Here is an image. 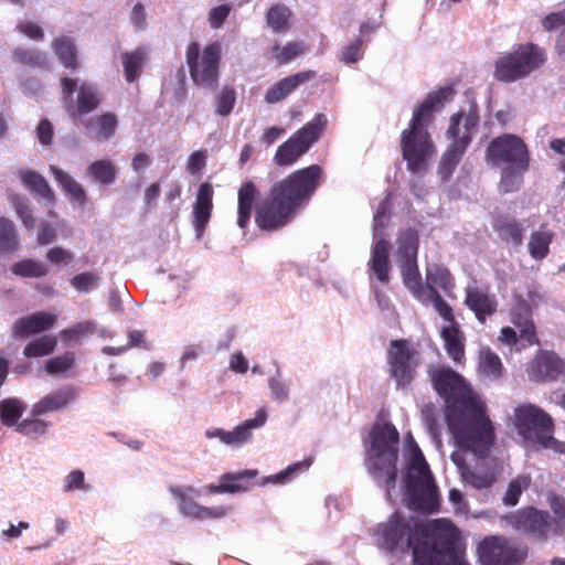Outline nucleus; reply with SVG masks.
I'll return each mask as SVG.
<instances>
[{"label":"nucleus","mask_w":565,"mask_h":565,"mask_svg":"<svg viewBox=\"0 0 565 565\" xmlns=\"http://www.w3.org/2000/svg\"><path fill=\"white\" fill-rule=\"evenodd\" d=\"M102 103V97L96 86L89 82H83L77 89L76 103L73 109H66L70 117L76 118L95 111Z\"/></svg>","instance_id":"393cba45"},{"label":"nucleus","mask_w":565,"mask_h":565,"mask_svg":"<svg viewBox=\"0 0 565 565\" xmlns=\"http://www.w3.org/2000/svg\"><path fill=\"white\" fill-rule=\"evenodd\" d=\"M447 354L455 361L461 362L465 356V335L459 323L444 327L440 332Z\"/></svg>","instance_id":"c756f323"},{"label":"nucleus","mask_w":565,"mask_h":565,"mask_svg":"<svg viewBox=\"0 0 565 565\" xmlns=\"http://www.w3.org/2000/svg\"><path fill=\"white\" fill-rule=\"evenodd\" d=\"M553 232L546 230L535 231L530 235L527 243L529 253L535 260L544 259L550 253V245L553 242Z\"/></svg>","instance_id":"58836bf2"},{"label":"nucleus","mask_w":565,"mask_h":565,"mask_svg":"<svg viewBox=\"0 0 565 565\" xmlns=\"http://www.w3.org/2000/svg\"><path fill=\"white\" fill-rule=\"evenodd\" d=\"M62 104L64 109H73V94L77 87V81L71 77H62L60 81Z\"/></svg>","instance_id":"e2e57ef3"},{"label":"nucleus","mask_w":565,"mask_h":565,"mask_svg":"<svg viewBox=\"0 0 565 565\" xmlns=\"http://www.w3.org/2000/svg\"><path fill=\"white\" fill-rule=\"evenodd\" d=\"M11 273L21 278H41L49 274V268L39 259L24 258L11 266Z\"/></svg>","instance_id":"ea45409f"},{"label":"nucleus","mask_w":565,"mask_h":565,"mask_svg":"<svg viewBox=\"0 0 565 565\" xmlns=\"http://www.w3.org/2000/svg\"><path fill=\"white\" fill-rule=\"evenodd\" d=\"M259 194L253 181L244 182L237 192V225L245 230L250 221L254 203Z\"/></svg>","instance_id":"bb28decb"},{"label":"nucleus","mask_w":565,"mask_h":565,"mask_svg":"<svg viewBox=\"0 0 565 565\" xmlns=\"http://www.w3.org/2000/svg\"><path fill=\"white\" fill-rule=\"evenodd\" d=\"M466 150L467 147L455 143L452 141L449 143L445 152L441 154L438 164V174L443 181H448L451 178L454 171L466 153Z\"/></svg>","instance_id":"e433bc0d"},{"label":"nucleus","mask_w":565,"mask_h":565,"mask_svg":"<svg viewBox=\"0 0 565 565\" xmlns=\"http://www.w3.org/2000/svg\"><path fill=\"white\" fill-rule=\"evenodd\" d=\"M221 43L207 44L201 52L198 42H191L185 52V61L192 82L206 89H215L220 81Z\"/></svg>","instance_id":"9d476101"},{"label":"nucleus","mask_w":565,"mask_h":565,"mask_svg":"<svg viewBox=\"0 0 565 565\" xmlns=\"http://www.w3.org/2000/svg\"><path fill=\"white\" fill-rule=\"evenodd\" d=\"M84 127L93 132V136L98 141L110 139L117 129L118 120L114 113H105L96 118L88 119L83 122Z\"/></svg>","instance_id":"473e14b6"},{"label":"nucleus","mask_w":565,"mask_h":565,"mask_svg":"<svg viewBox=\"0 0 565 565\" xmlns=\"http://www.w3.org/2000/svg\"><path fill=\"white\" fill-rule=\"evenodd\" d=\"M12 58L15 63L31 68H46L47 58L44 53L33 47H17L12 52Z\"/></svg>","instance_id":"a19ab883"},{"label":"nucleus","mask_w":565,"mask_h":565,"mask_svg":"<svg viewBox=\"0 0 565 565\" xmlns=\"http://www.w3.org/2000/svg\"><path fill=\"white\" fill-rule=\"evenodd\" d=\"M454 94L450 86L430 92L414 110L408 128L402 131V156L409 172L415 174L427 170L428 161L436 152L427 127L434 119V113L450 100Z\"/></svg>","instance_id":"20e7f679"},{"label":"nucleus","mask_w":565,"mask_h":565,"mask_svg":"<svg viewBox=\"0 0 565 565\" xmlns=\"http://www.w3.org/2000/svg\"><path fill=\"white\" fill-rule=\"evenodd\" d=\"M424 305L433 303L438 315L449 324L458 323L455 319L452 308L449 303L440 296L439 291H434L430 295H426V300L420 301Z\"/></svg>","instance_id":"5fc2aeb1"},{"label":"nucleus","mask_w":565,"mask_h":565,"mask_svg":"<svg viewBox=\"0 0 565 565\" xmlns=\"http://www.w3.org/2000/svg\"><path fill=\"white\" fill-rule=\"evenodd\" d=\"M55 321L56 316L51 312H35L18 319L12 327V335L14 339H25L51 329Z\"/></svg>","instance_id":"412c9836"},{"label":"nucleus","mask_w":565,"mask_h":565,"mask_svg":"<svg viewBox=\"0 0 565 565\" xmlns=\"http://www.w3.org/2000/svg\"><path fill=\"white\" fill-rule=\"evenodd\" d=\"M95 326L89 321L79 322L71 329H66L62 332L64 339L75 340L79 337H85L94 333Z\"/></svg>","instance_id":"69168bd1"},{"label":"nucleus","mask_w":565,"mask_h":565,"mask_svg":"<svg viewBox=\"0 0 565 565\" xmlns=\"http://www.w3.org/2000/svg\"><path fill=\"white\" fill-rule=\"evenodd\" d=\"M267 419L265 408H259L254 418L246 419L233 430H224L221 428L209 429L205 433L207 438H218L222 443L230 446H239L252 439V430L262 427Z\"/></svg>","instance_id":"a211bd4d"},{"label":"nucleus","mask_w":565,"mask_h":565,"mask_svg":"<svg viewBox=\"0 0 565 565\" xmlns=\"http://www.w3.org/2000/svg\"><path fill=\"white\" fill-rule=\"evenodd\" d=\"M527 554L524 543L502 534L486 535L476 547L480 565H523Z\"/></svg>","instance_id":"9b49d317"},{"label":"nucleus","mask_w":565,"mask_h":565,"mask_svg":"<svg viewBox=\"0 0 565 565\" xmlns=\"http://www.w3.org/2000/svg\"><path fill=\"white\" fill-rule=\"evenodd\" d=\"M76 397L77 391L73 385L61 387L35 403L32 408V414L38 416L62 411L74 402Z\"/></svg>","instance_id":"b1692460"},{"label":"nucleus","mask_w":565,"mask_h":565,"mask_svg":"<svg viewBox=\"0 0 565 565\" xmlns=\"http://www.w3.org/2000/svg\"><path fill=\"white\" fill-rule=\"evenodd\" d=\"M52 50L65 68L74 71L79 66L78 50L72 38L66 35L55 38L52 41Z\"/></svg>","instance_id":"cd10ccee"},{"label":"nucleus","mask_w":565,"mask_h":565,"mask_svg":"<svg viewBox=\"0 0 565 565\" xmlns=\"http://www.w3.org/2000/svg\"><path fill=\"white\" fill-rule=\"evenodd\" d=\"M170 493L178 501L180 513L193 520L200 519V508L201 504L195 502L192 498L189 497L190 493H194L195 489L192 486H188L185 488L179 486L169 487Z\"/></svg>","instance_id":"c9c22d12"},{"label":"nucleus","mask_w":565,"mask_h":565,"mask_svg":"<svg viewBox=\"0 0 565 565\" xmlns=\"http://www.w3.org/2000/svg\"><path fill=\"white\" fill-rule=\"evenodd\" d=\"M398 445L399 434L392 423L373 425L365 465L370 475L385 488L388 499L397 481Z\"/></svg>","instance_id":"39448f33"},{"label":"nucleus","mask_w":565,"mask_h":565,"mask_svg":"<svg viewBox=\"0 0 565 565\" xmlns=\"http://www.w3.org/2000/svg\"><path fill=\"white\" fill-rule=\"evenodd\" d=\"M19 178L29 191L42 198L50 204L55 202V193L40 173L30 169H24L19 171Z\"/></svg>","instance_id":"7c9ffc66"},{"label":"nucleus","mask_w":565,"mask_h":565,"mask_svg":"<svg viewBox=\"0 0 565 565\" xmlns=\"http://www.w3.org/2000/svg\"><path fill=\"white\" fill-rule=\"evenodd\" d=\"M391 210V194H387L377 205L376 212L373 217V236L384 237V230L386 227V218Z\"/></svg>","instance_id":"864d4df0"},{"label":"nucleus","mask_w":565,"mask_h":565,"mask_svg":"<svg viewBox=\"0 0 565 565\" xmlns=\"http://www.w3.org/2000/svg\"><path fill=\"white\" fill-rule=\"evenodd\" d=\"M374 238H375V243L373 244V247H372L369 266L381 282L387 284L390 281V269H391V264H390L391 243L387 239H385V237H374Z\"/></svg>","instance_id":"a878e982"},{"label":"nucleus","mask_w":565,"mask_h":565,"mask_svg":"<svg viewBox=\"0 0 565 565\" xmlns=\"http://www.w3.org/2000/svg\"><path fill=\"white\" fill-rule=\"evenodd\" d=\"M526 374L532 382H556L565 376V359L553 350L540 349L529 362Z\"/></svg>","instance_id":"dca6fc26"},{"label":"nucleus","mask_w":565,"mask_h":565,"mask_svg":"<svg viewBox=\"0 0 565 565\" xmlns=\"http://www.w3.org/2000/svg\"><path fill=\"white\" fill-rule=\"evenodd\" d=\"M527 170H520L519 168H503L499 189L502 193H510L519 190L522 183V177Z\"/></svg>","instance_id":"603ef678"},{"label":"nucleus","mask_w":565,"mask_h":565,"mask_svg":"<svg viewBox=\"0 0 565 565\" xmlns=\"http://www.w3.org/2000/svg\"><path fill=\"white\" fill-rule=\"evenodd\" d=\"M22 414L23 404L18 398H6L0 402V420L2 425L7 427H17Z\"/></svg>","instance_id":"a18cd8bd"},{"label":"nucleus","mask_w":565,"mask_h":565,"mask_svg":"<svg viewBox=\"0 0 565 565\" xmlns=\"http://www.w3.org/2000/svg\"><path fill=\"white\" fill-rule=\"evenodd\" d=\"M50 172L72 201L78 203L81 206L86 204V191L67 172L56 166H50Z\"/></svg>","instance_id":"72a5a7b5"},{"label":"nucleus","mask_w":565,"mask_h":565,"mask_svg":"<svg viewBox=\"0 0 565 565\" xmlns=\"http://www.w3.org/2000/svg\"><path fill=\"white\" fill-rule=\"evenodd\" d=\"M47 426L42 419H24L17 425V431L29 437H39L46 433Z\"/></svg>","instance_id":"bf43d9fd"},{"label":"nucleus","mask_w":565,"mask_h":565,"mask_svg":"<svg viewBox=\"0 0 565 565\" xmlns=\"http://www.w3.org/2000/svg\"><path fill=\"white\" fill-rule=\"evenodd\" d=\"M323 180V169L319 164H311L275 182L268 198L255 209L257 227L275 232L288 225L308 205Z\"/></svg>","instance_id":"7ed1b4c3"},{"label":"nucleus","mask_w":565,"mask_h":565,"mask_svg":"<svg viewBox=\"0 0 565 565\" xmlns=\"http://www.w3.org/2000/svg\"><path fill=\"white\" fill-rule=\"evenodd\" d=\"M399 263L417 260L419 235L417 230L408 227L397 238Z\"/></svg>","instance_id":"4c0bfd02"},{"label":"nucleus","mask_w":565,"mask_h":565,"mask_svg":"<svg viewBox=\"0 0 565 565\" xmlns=\"http://www.w3.org/2000/svg\"><path fill=\"white\" fill-rule=\"evenodd\" d=\"M85 489H87V486L85 484V476L82 470H73L65 477L64 490L66 492Z\"/></svg>","instance_id":"338daca9"},{"label":"nucleus","mask_w":565,"mask_h":565,"mask_svg":"<svg viewBox=\"0 0 565 565\" xmlns=\"http://www.w3.org/2000/svg\"><path fill=\"white\" fill-rule=\"evenodd\" d=\"M89 175L102 184H111L116 179V168L110 160H97L88 167Z\"/></svg>","instance_id":"de8ad7c7"},{"label":"nucleus","mask_w":565,"mask_h":565,"mask_svg":"<svg viewBox=\"0 0 565 565\" xmlns=\"http://www.w3.org/2000/svg\"><path fill=\"white\" fill-rule=\"evenodd\" d=\"M236 90L233 86L225 85L214 97V113L221 117H227L236 104Z\"/></svg>","instance_id":"49530a36"},{"label":"nucleus","mask_w":565,"mask_h":565,"mask_svg":"<svg viewBox=\"0 0 565 565\" xmlns=\"http://www.w3.org/2000/svg\"><path fill=\"white\" fill-rule=\"evenodd\" d=\"M56 344V338L46 334L28 343L23 350V354L28 358L44 356L52 353Z\"/></svg>","instance_id":"09e8293b"},{"label":"nucleus","mask_w":565,"mask_h":565,"mask_svg":"<svg viewBox=\"0 0 565 565\" xmlns=\"http://www.w3.org/2000/svg\"><path fill=\"white\" fill-rule=\"evenodd\" d=\"M480 122L479 106L472 102L468 109H460L449 118L446 136L452 142L469 147Z\"/></svg>","instance_id":"f3484780"},{"label":"nucleus","mask_w":565,"mask_h":565,"mask_svg":"<svg viewBox=\"0 0 565 565\" xmlns=\"http://www.w3.org/2000/svg\"><path fill=\"white\" fill-rule=\"evenodd\" d=\"M479 367L483 374L493 379H499L503 372L500 356L489 348L480 351Z\"/></svg>","instance_id":"c03bdc74"},{"label":"nucleus","mask_w":565,"mask_h":565,"mask_svg":"<svg viewBox=\"0 0 565 565\" xmlns=\"http://www.w3.org/2000/svg\"><path fill=\"white\" fill-rule=\"evenodd\" d=\"M19 248L15 225L7 217H0V253H13Z\"/></svg>","instance_id":"79ce46f5"},{"label":"nucleus","mask_w":565,"mask_h":565,"mask_svg":"<svg viewBox=\"0 0 565 565\" xmlns=\"http://www.w3.org/2000/svg\"><path fill=\"white\" fill-rule=\"evenodd\" d=\"M531 483L530 476L521 475L515 479L511 480L508 489L503 495V503L508 507H514L518 504L522 491L526 489Z\"/></svg>","instance_id":"3c124183"},{"label":"nucleus","mask_w":565,"mask_h":565,"mask_svg":"<svg viewBox=\"0 0 565 565\" xmlns=\"http://www.w3.org/2000/svg\"><path fill=\"white\" fill-rule=\"evenodd\" d=\"M373 536L377 546L388 553L412 550L414 565H470L458 553V535L452 524L427 525L395 512L377 524Z\"/></svg>","instance_id":"f03ea898"},{"label":"nucleus","mask_w":565,"mask_h":565,"mask_svg":"<svg viewBox=\"0 0 565 565\" xmlns=\"http://www.w3.org/2000/svg\"><path fill=\"white\" fill-rule=\"evenodd\" d=\"M454 463L459 468L463 481L476 489H486L490 486V480L484 476H479L465 463L457 454L451 455Z\"/></svg>","instance_id":"8fccbe9b"},{"label":"nucleus","mask_w":565,"mask_h":565,"mask_svg":"<svg viewBox=\"0 0 565 565\" xmlns=\"http://www.w3.org/2000/svg\"><path fill=\"white\" fill-rule=\"evenodd\" d=\"M310 461L303 460L288 466L282 471L257 480L258 471L256 469H246L239 472H227L220 477L218 484H210L209 492L218 493H238L252 490L256 486L267 483L284 484L290 481L298 472L307 469Z\"/></svg>","instance_id":"1a4fd4ad"},{"label":"nucleus","mask_w":565,"mask_h":565,"mask_svg":"<svg viewBox=\"0 0 565 565\" xmlns=\"http://www.w3.org/2000/svg\"><path fill=\"white\" fill-rule=\"evenodd\" d=\"M362 39L358 38L352 43H350L348 46L344 47L341 56V61L351 64L358 62L362 56Z\"/></svg>","instance_id":"774afa93"},{"label":"nucleus","mask_w":565,"mask_h":565,"mask_svg":"<svg viewBox=\"0 0 565 565\" xmlns=\"http://www.w3.org/2000/svg\"><path fill=\"white\" fill-rule=\"evenodd\" d=\"M305 47L298 42H288L285 46L275 44L273 47V54L276 61L280 64H287L291 60L296 58L303 52Z\"/></svg>","instance_id":"4d7b16f0"},{"label":"nucleus","mask_w":565,"mask_h":565,"mask_svg":"<svg viewBox=\"0 0 565 565\" xmlns=\"http://www.w3.org/2000/svg\"><path fill=\"white\" fill-rule=\"evenodd\" d=\"M327 124V117L323 114H317L312 120L298 129L277 148L274 162L278 167L295 164L320 139Z\"/></svg>","instance_id":"f8f14e48"},{"label":"nucleus","mask_w":565,"mask_h":565,"mask_svg":"<svg viewBox=\"0 0 565 565\" xmlns=\"http://www.w3.org/2000/svg\"><path fill=\"white\" fill-rule=\"evenodd\" d=\"M422 417L424 419L425 426L434 439L439 438L440 429L438 425V418L436 414V409L434 405H425L422 408Z\"/></svg>","instance_id":"680f3d73"},{"label":"nucleus","mask_w":565,"mask_h":565,"mask_svg":"<svg viewBox=\"0 0 565 565\" xmlns=\"http://www.w3.org/2000/svg\"><path fill=\"white\" fill-rule=\"evenodd\" d=\"M403 284L418 300H426V287L423 285L417 260L399 263Z\"/></svg>","instance_id":"2f4dec72"},{"label":"nucleus","mask_w":565,"mask_h":565,"mask_svg":"<svg viewBox=\"0 0 565 565\" xmlns=\"http://www.w3.org/2000/svg\"><path fill=\"white\" fill-rule=\"evenodd\" d=\"M454 277L446 266L441 264H433L426 268V295L438 291V288L448 292L454 288Z\"/></svg>","instance_id":"c85d7f7f"},{"label":"nucleus","mask_w":565,"mask_h":565,"mask_svg":"<svg viewBox=\"0 0 565 565\" xmlns=\"http://www.w3.org/2000/svg\"><path fill=\"white\" fill-rule=\"evenodd\" d=\"M435 391L446 404L445 417L460 447L486 458L494 444V429L484 404L465 379L450 367L429 370Z\"/></svg>","instance_id":"f257e3e1"},{"label":"nucleus","mask_w":565,"mask_h":565,"mask_svg":"<svg viewBox=\"0 0 565 565\" xmlns=\"http://www.w3.org/2000/svg\"><path fill=\"white\" fill-rule=\"evenodd\" d=\"M232 8L228 4H221L212 8L209 12V23L213 29H220L227 19Z\"/></svg>","instance_id":"0e129e2a"},{"label":"nucleus","mask_w":565,"mask_h":565,"mask_svg":"<svg viewBox=\"0 0 565 565\" xmlns=\"http://www.w3.org/2000/svg\"><path fill=\"white\" fill-rule=\"evenodd\" d=\"M213 186L209 182L200 184L195 201L193 204V227L196 236H203L210 222L213 210Z\"/></svg>","instance_id":"aec40b11"},{"label":"nucleus","mask_w":565,"mask_h":565,"mask_svg":"<svg viewBox=\"0 0 565 565\" xmlns=\"http://www.w3.org/2000/svg\"><path fill=\"white\" fill-rule=\"evenodd\" d=\"M99 280V276L92 271H85L75 275L71 279V285L79 292H88Z\"/></svg>","instance_id":"052dcab7"},{"label":"nucleus","mask_w":565,"mask_h":565,"mask_svg":"<svg viewBox=\"0 0 565 565\" xmlns=\"http://www.w3.org/2000/svg\"><path fill=\"white\" fill-rule=\"evenodd\" d=\"M75 358L72 352H65L46 361L45 370L49 374H58L66 372L74 364Z\"/></svg>","instance_id":"13d9d810"},{"label":"nucleus","mask_w":565,"mask_h":565,"mask_svg":"<svg viewBox=\"0 0 565 565\" xmlns=\"http://www.w3.org/2000/svg\"><path fill=\"white\" fill-rule=\"evenodd\" d=\"M487 162L495 168L527 170L530 163L525 142L518 136L505 134L493 138L486 149Z\"/></svg>","instance_id":"ddd939ff"},{"label":"nucleus","mask_w":565,"mask_h":565,"mask_svg":"<svg viewBox=\"0 0 565 565\" xmlns=\"http://www.w3.org/2000/svg\"><path fill=\"white\" fill-rule=\"evenodd\" d=\"M316 77L317 73L311 70L284 77L267 89L265 94V102L267 104L279 103L295 92L300 85L312 81Z\"/></svg>","instance_id":"4be33fe9"},{"label":"nucleus","mask_w":565,"mask_h":565,"mask_svg":"<svg viewBox=\"0 0 565 565\" xmlns=\"http://www.w3.org/2000/svg\"><path fill=\"white\" fill-rule=\"evenodd\" d=\"M513 530L537 540H545L552 529V518L547 511L524 507L502 516Z\"/></svg>","instance_id":"2eb2a0df"},{"label":"nucleus","mask_w":565,"mask_h":565,"mask_svg":"<svg viewBox=\"0 0 565 565\" xmlns=\"http://www.w3.org/2000/svg\"><path fill=\"white\" fill-rule=\"evenodd\" d=\"M491 225L502 243L512 247L522 245L525 230L516 218L507 214H497L493 216Z\"/></svg>","instance_id":"5701e85b"},{"label":"nucleus","mask_w":565,"mask_h":565,"mask_svg":"<svg viewBox=\"0 0 565 565\" xmlns=\"http://www.w3.org/2000/svg\"><path fill=\"white\" fill-rule=\"evenodd\" d=\"M511 321L515 327L533 322L532 306L521 296L515 297V303L511 309Z\"/></svg>","instance_id":"6e6d98bb"},{"label":"nucleus","mask_w":565,"mask_h":565,"mask_svg":"<svg viewBox=\"0 0 565 565\" xmlns=\"http://www.w3.org/2000/svg\"><path fill=\"white\" fill-rule=\"evenodd\" d=\"M465 305L471 310L480 323L497 312L498 301L488 288L468 287L466 289Z\"/></svg>","instance_id":"6ab92c4d"},{"label":"nucleus","mask_w":565,"mask_h":565,"mask_svg":"<svg viewBox=\"0 0 565 565\" xmlns=\"http://www.w3.org/2000/svg\"><path fill=\"white\" fill-rule=\"evenodd\" d=\"M146 60L147 51L141 46L121 54L125 79L128 83H134L140 77Z\"/></svg>","instance_id":"f704fd0d"},{"label":"nucleus","mask_w":565,"mask_h":565,"mask_svg":"<svg viewBox=\"0 0 565 565\" xmlns=\"http://www.w3.org/2000/svg\"><path fill=\"white\" fill-rule=\"evenodd\" d=\"M417 352L405 339L392 340L387 350L390 375L395 380L396 388H406L413 382L418 360Z\"/></svg>","instance_id":"4468645a"},{"label":"nucleus","mask_w":565,"mask_h":565,"mask_svg":"<svg viewBox=\"0 0 565 565\" xmlns=\"http://www.w3.org/2000/svg\"><path fill=\"white\" fill-rule=\"evenodd\" d=\"M514 424L523 441L535 451L551 449L565 455V441L554 438L555 424L550 414L534 404H523L514 411Z\"/></svg>","instance_id":"423d86ee"},{"label":"nucleus","mask_w":565,"mask_h":565,"mask_svg":"<svg viewBox=\"0 0 565 565\" xmlns=\"http://www.w3.org/2000/svg\"><path fill=\"white\" fill-rule=\"evenodd\" d=\"M291 11L284 4H274L266 14L268 26L275 32H285L290 28Z\"/></svg>","instance_id":"37998d69"},{"label":"nucleus","mask_w":565,"mask_h":565,"mask_svg":"<svg viewBox=\"0 0 565 565\" xmlns=\"http://www.w3.org/2000/svg\"><path fill=\"white\" fill-rule=\"evenodd\" d=\"M546 62V52L534 43L516 45L494 61L493 76L502 83H513L527 77Z\"/></svg>","instance_id":"6e6552de"},{"label":"nucleus","mask_w":565,"mask_h":565,"mask_svg":"<svg viewBox=\"0 0 565 565\" xmlns=\"http://www.w3.org/2000/svg\"><path fill=\"white\" fill-rule=\"evenodd\" d=\"M408 507L412 510L434 513L439 509V497L433 475L429 470L420 449L415 446V451L408 465L405 480Z\"/></svg>","instance_id":"0eeeda50"}]
</instances>
